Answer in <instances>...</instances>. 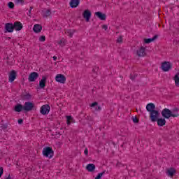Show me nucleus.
I'll return each instance as SVG.
<instances>
[{
  "label": "nucleus",
  "instance_id": "obj_27",
  "mask_svg": "<svg viewBox=\"0 0 179 179\" xmlns=\"http://www.w3.org/2000/svg\"><path fill=\"white\" fill-rule=\"evenodd\" d=\"M71 124H75V120H73L72 116H68V125Z\"/></svg>",
  "mask_w": 179,
  "mask_h": 179
},
{
  "label": "nucleus",
  "instance_id": "obj_15",
  "mask_svg": "<svg viewBox=\"0 0 179 179\" xmlns=\"http://www.w3.org/2000/svg\"><path fill=\"white\" fill-rule=\"evenodd\" d=\"M96 16L100 19V20H106V19H107V16L106 15V14L98 11L95 13Z\"/></svg>",
  "mask_w": 179,
  "mask_h": 179
},
{
  "label": "nucleus",
  "instance_id": "obj_4",
  "mask_svg": "<svg viewBox=\"0 0 179 179\" xmlns=\"http://www.w3.org/2000/svg\"><path fill=\"white\" fill-rule=\"evenodd\" d=\"M171 63L170 62H164L162 63L161 69L164 72H169L171 69Z\"/></svg>",
  "mask_w": 179,
  "mask_h": 179
},
{
  "label": "nucleus",
  "instance_id": "obj_34",
  "mask_svg": "<svg viewBox=\"0 0 179 179\" xmlns=\"http://www.w3.org/2000/svg\"><path fill=\"white\" fill-rule=\"evenodd\" d=\"M117 43H122V37L119 36L117 39Z\"/></svg>",
  "mask_w": 179,
  "mask_h": 179
},
{
  "label": "nucleus",
  "instance_id": "obj_7",
  "mask_svg": "<svg viewBox=\"0 0 179 179\" xmlns=\"http://www.w3.org/2000/svg\"><path fill=\"white\" fill-rule=\"evenodd\" d=\"M138 57H146V48L141 46L136 50Z\"/></svg>",
  "mask_w": 179,
  "mask_h": 179
},
{
  "label": "nucleus",
  "instance_id": "obj_26",
  "mask_svg": "<svg viewBox=\"0 0 179 179\" xmlns=\"http://www.w3.org/2000/svg\"><path fill=\"white\" fill-rule=\"evenodd\" d=\"M22 100H31V94H25L22 96Z\"/></svg>",
  "mask_w": 179,
  "mask_h": 179
},
{
  "label": "nucleus",
  "instance_id": "obj_35",
  "mask_svg": "<svg viewBox=\"0 0 179 179\" xmlns=\"http://www.w3.org/2000/svg\"><path fill=\"white\" fill-rule=\"evenodd\" d=\"M1 129H7L8 125L7 124H2L1 127Z\"/></svg>",
  "mask_w": 179,
  "mask_h": 179
},
{
  "label": "nucleus",
  "instance_id": "obj_19",
  "mask_svg": "<svg viewBox=\"0 0 179 179\" xmlns=\"http://www.w3.org/2000/svg\"><path fill=\"white\" fill-rule=\"evenodd\" d=\"M86 169L87 171L92 173L96 170V166L94 164H89L87 165Z\"/></svg>",
  "mask_w": 179,
  "mask_h": 179
},
{
  "label": "nucleus",
  "instance_id": "obj_3",
  "mask_svg": "<svg viewBox=\"0 0 179 179\" xmlns=\"http://www.w3.org/2000/svg\"><path fill=\"white\" fill-rule=\"evenodd\" d=\"M159 116L160 113H159V110H155L150 113V119L152 122H156Z\"/></svg>",
  "mask_w": 179,
  "mask_h": 179
},
{
  "label": "nucleus",
  "instance_id": "obj_8",
  "mask_svg": "<svg viewBox=\"0 0 179 179\" xmlns=\"http://www.w3.org/2000/svg\"><path fill=\"white\" fill-rule=\"evenodd\" d=\"M56 82L59 83H65L66 82V77L62 74H57L55 77Z\"/></svg>",
  "mask_w": 179,
  "mask_h": 179
},
{
  "label": "nucleus",
  "instance_id": "obj_42",
  "mask_svg": "<svg viewBox=\"0 0 179 179\" xmlns=\"http://www.w3.org/2000/svg\"><path fill=\"white\" fill-rule=\"evenodd\" d=\"M133 122L137 123L138 122V120L136 117L133 118Z\"/></svg>",
  "mask_w": 179,
  "mask_h": 179
},
{
  "label": "nucleus",
  "instance_id": "obj_36",
  "mask_svg": "<svg viewBox=\"0 0 179 179\" xmlns=\"http://www.w3.org/2000/svg\"><path fill=\"white\" fill-rule=\"evenodd\" d=\"M2 174H3V168L0 167V178L2 177Z\"/></svg>",
  "mask_w": 179,
  "mask_h": 179
},
{
  "label": "nucleus",
  "instance_id": "obj_5",
  "mask_svg": "<svg viewBox=\"0 0 179 179\" xmlns=\"http://www.w3.org/2000/svg\"><path fill=\"white\" fill-rule=\"evenodd\" d=\"M50 110H51L50 105L45 104L41 107L40 113L43 115H47V114H48V113H50Z\"/></svg>",
  "mask_w": 179,
  "mask_h": 179
},
{
  "label": "nucleus",
  "instance_id": "obj_2",
  "mask_svg": "<svg viewBox=\"0 0 179 179\" xmlns=\"http://www.w3.org/2000/svg\"><path fill=\"white\" fill-rule=\"evenodd\" d=\"M43 155L45 157H48V159H52L54 157V150L51 147H45L43 150Z\"/></svg>",
  "mask_w": 179,
  "mask_h": 179
},
{
  "label": "nucleus",
  "instance_id": "obj_18",
  "mask_svg": "<svg viewBox=\"0 0 179 179\" xmlns=\"http://www.w3.org/2000/svg\"><path fill=\"white\" fill-rule=\"evenodd\" d=\"M47 82V77L43 76L41 80L39 82V87L41 89L45 87V83Z\"/></svg>",
  "mask_w": 179,
  "mask_h": 179
},
{
  "label": "nucleus",
  "instance_id": "obj_28",
  "mask_svg": "<svg viewBox=\"0 0 179 179\" xmlns=\"http://www.w3.org/2000/svg\"><path fill=\"white\" fill-rule=\"evenodd\" d=\"M104 174H106V171H103L102 173H99L96 177L95 178V179H101V177H103V176H104Z\"/></svg>",
  "mask_w": 179,
  "mask_h": 179
},
{
  "label": "nucleus",
  "instance_id": "obj_29",
  "mask_svg": "<svg viewBox=\"0 0 179 179\" xmlns=\"http://www.w3.org/2000/svg\"><path fill=\"white\" fill-rule=\"evenodd\" d=\"M73 34H75V30H73V29L69 30V37H71V38L73 37Z\"/></svg>",
  "mask_w": 179,
  "mask_h": 179
},
{
  "label": "nucleus",
  "instance_id": "obj_38",
  "mask_svg": "<svg viewBox=\"0 0 179 179\" xmlns=\"http://www.w3.org/2000/svg\"><path fill=\"white\" fill-rule=\"evenodd\" d=\"M31 9H33V6L30 7V9L29 10V13H27L28 16H31Z\"/></svg>",
  "mask_w": 179,
  "mask_h": 179
},
{
  "label": "nucleus",
  "instance_id": "obj_10",
  "mask_svg": "<svg viewBox=\"0 0 179 179\" xmlns=\"http://www.w3.org/2000/svg\"><path fill=\"white\" fill-rule=\"evenodd\" d=\"M38 78V73L32 72L29 74L28 80L29 82H36V80Z\"/></svg>",
  "mask_w": 179,
  "mask_h": 179
},
{
  "label": "nucleus",
  "instance_id": "obj_17",
  "mask_svg": "<svg viewBox=\"0 0 179 179\" xmlns=\"http://www.w3.org/2000/svg\"><path fill=\"white\" fill-rule=\"evenodd\" d=\"M33 30L34 33H41V30H43V27L39 24H36L34 26Z\"/></svg>",
  "mask_w": 179,
  "mask_h": 179
},
{
  "label": "nucleus",
  "instance_id": "obj_12",
  "mask_svg": "<svg viewBox=\"0 0 179 179\" xmlns=\"http://www.w3.org/2000/svg\"><path fill=\"white\" fill-rule=\"evenodd\" d=\"M13 25L14 27V30H16V31H20V30L23 29V24L19 21L15 22Z\"/></svg>",
  "mask_w": 179,
  "mask_h": 179
},
{
  "label": "nucleus",
  "instance_id": "obj_6",
  "mask_svg": "<svg viewBox=\"0 0 179 179\" xmlns=\"http://www.w3.org/2000/svg\"><path fill=\"white\" fill-rule=\"evenodd\" d=\"M23 110L24 111H31V110H33V108H34V103H33V102H25V103L23 106Z\"/></svg>",
  "mask_w": 179,
  "mask_h": 179
},
{
  "label": "nucleus",
  "instance_id": "obj_41",
  "mask_svg": "<svg viewBox=\"0 0 179 179\" xmlns=\"http://www.w3.org/2000/svg\"><path fill=\"white\" fill-rule=\"evenodd\" d=\"M96 111H101V107L98 106L96 108H95Z\"/></svg>",
  "mask_w": 179,
  "mask_h": 179
},
{
  "label": "nucleus",
  "instance_id": "obj_31",
  "mask_svg": "<svg viewBox=\"0 0 179 179\" xmlns=\"http://www.w3.org/2000/svg\"><path fill=\"white\" fill-rule=\"evenodd\" d=\"M58 44H59V45H65V40L64 39H62L60 41L58 42Z\"/></svg>",
  "mask_w": 179,
  "mask_h": 179
},
{
  "label": "nucleus",
  "instance_id": "obj_20",
  "mask_svg": "<svg viewBox=\"0 0 179 179\" xmlns=\"http://www.w3.org/2000/svg\"><path fill=\"white\" fill-rule=\"evenodd\" d=\"M157 125L159 127H164L166 125V119L164 118H158L157 120Z\"/></svg>",
  "mask_w": 179,
  "mask_h": 179
},
{
  "label": "nucleus",
  "instance_id": "obj_43",
  "mask_svg": "<svg viewBox=\"0 0 179 179\" xmlns=\"http://www.w3.org/2000/svg\"><path fill=\"white\" fill-rule=\"evenodd\" d=\"M18 124H23V120L22 119L18 120Z\"/></svg>",
  "mask_w": 179,
  "mask_h": 179
},
{
  "label": "nucleus",
  "instance_id": "obj_21",
  "mask_svg": "<svg viewBox=\"0 0 179 179\" xmlns=\"http://www.w3.org/2000/svg\"><path fill=\"white\" fill-rule=\"evenodd\" d=\"M166 174L167 176H169V177H173L174 174H176V169H174L173 168L168 169L166 171Z\"/></svg>",
  "mask_w": 179,
  "mask_h": 179
},
{
  "label": "nucleus",
  "instance_id": "obj_30",
  "mask_svg": "<svg viewBox=\"0 0 179 179\" xmlns=\"http://www.w3.org/2000/svg\"><path fill=\"white\" fill-rule=\"evenodd\" d=\"M8 8L10 9H13V8H15V4L13 3V2L10 1L8 3Z\"/></svg>",
  "mask_w": 179,
  "mask_h": 179
},
{
  "label": "nucleus",
  "instance_id": "obj_13",
  "mask_svg": "<svg viewBox=\"0 0 179 179\" xmlns=\"http://www.w3.org/2000/svg\"><path fill=\"white\" fill-rule=\"evenodd\" d=\"M145 108L148 113H152V111H155L156 106L153 103H149L147 104Z\"/></svg>",
  "mask_w": 179,
  "mask_h": 179
},
{
  "label": "nucleus",
  "instance_id": "obj_40",
  "mask_svg": "<svg viewBox=\"0 0 179 179\" xmlns=\"http://www.w3.org/2000/svg\"><path fill=\"white\" fill-rule=\"evenodd\" d=\"M102 29H103V30H107V29H108V27L107 25H103Z\"/></svg>",
  "mask_w": 179,
  "mask_h": 179
},
{
  "label": "nucleus",
  "instance_id": "obj_33",
  "mask_svg": "<svg viewBox=\"0 0 179 179\" xmlns=\"http://www.w3.org/2000/svg\"><path fill=\"white\" fill-rule=\"evenodd\" d=\"M39 41H41V42L45 41V36H41L39 38Z\"/></svg>",
  "mask_w": 179,
  "mask_h": 179
},
{
  "label": "nucleus",
  "instance_id": "obj_25",
  "mask_svg": "<svg viewBox=\"0 0 179 179\" xmlns=\"http://www.w3.org/2000/svg\"><path fill=\"white\" fill-rule=\"evenodd\" d=\"M43 17H48V16H51V10L48 9L43 11Z\"/></svg>",
  "mask_w": 179,
  "mask_h": 179
},
{
  "label": "nucleus",
  "instance_id": "obj_14",
  "mask_svg": "<svg viewBox=\"0 0 179 179\" xmlns=\"http://www.w3.org/2000/svg\"><path fill=\"white\" fill-rule=\"evenodd\" d=\"M16 79V71L15 70L11 71L8 76V80L12 83Z\"/></svg>",
  "mask_w": 179,
  "mask_h": 179
},
{
  "label": "nucleus",
  "instance_id": "obj_11",
  "mask_svg": "<svg viewBox=\"0 0 179 179\" xmlns=\"http://www.w3.org/2000/svg\"><path fill=\"white\" fill-rule=\"evenodd\" d=\"M83 16L86 22H90V17H92V13L89 10H85L83 13Z\"/></svg>",
  "mask_w": 179,
  "mask_h": 179
},
{
  "label": "nucleus",
  "instance_id": "obj_37",
  "mask_svg": "<svg viewBox=\"0 0 179 179\" xmlns=\"http://www.w3.org/2000/svg\"><path fill=\"white\" fill-rule=\"evenodd\" d=\"M84 154L85 156H87V155H89V150H87V148H85Z\"/></svg>",
  "mask_w": 179,
  "mask_h": 179
},
{
  "label": "nucleus",
  "instance_id": "obj_23",
  "mask_svg": "<svg viewBox=\"0 0 179 179\" xmlns=\"http://www.w3.org/2000/svg\"><path fill=\"white\" fill-rule=\"evenodd\" d=\"M156 38H157V35L154 36L153 38H152L144 39V43L145 44H150V43L155 41V40H156Z\"/></svg>",
  "mask_w": 179,
  "mask_h": 179
},
{
  "label": "nucleus",
  "instance_id": "obj_39",
  "mask_svg": "<svg viewBox=\"0 0 179 179\" xmlns=\"http://www.w3.org/2000/svg\"><path fill=\"white\" fill-rule=\"evenodd\" d=\"M97 102H94L90 105V107H96V106H97Z\"/></svg>",
  "mask_w": 179,
  "mask_h": 179
},
{
  "label": "nucleus",
  "instance_id": "obj_1",
  "mask_svg": "<svg viewBox=\"0 0 179 179\" xmlns=\"http://www.w3.org/2000/svg\"><path fill=\"white\" fill-rule=\"evenodd\" d=\"M162 115L164 117V118H166V120H169V118H176L177 117H179L178 114V108H175L173 111H171L169 108H164L162 111Z\"/></svg>",
  "mask_w": 179,
  "mask_h": 179
},
{
  "label": "nucleus",
  "instance_id": "obj_32",
  "mask_svg": "<svg viewBox=\"0 0 179 179\" xmlns=\"http://www.w3.org/2000/svg\"><path fill=\"white\" fill-rule=\"evenodd\" d=\"M15 3H17V5L19 3H24V0H15Z\"/></svg>",
  "mask_w": 179,
  "mask_h": 179
},
{
  "label": "nucleus",
  "instance_id": "obj_24",
  "mask_svg": "<svg viewBox=\"0 0 179 179\" xmlns=\"http://www.w3.org/2000/svg\"><path fill=\"white\" fill-rule=\"evenodd\" d=\"M173 80L175 82L176 86L178 87L179 86V73H176L173 77Z\"/></svg>",
  "mask_w": 179,
  "mask_h": 179
},
{
  "label": "nucleus",
  "instance_id": "obj_16",
  "mask_svg": "<svg viewBox=\"0 0 179 179\" xmlns=\"http://www.w3.org/2000/svg\"><path fill=\"white\" fill-rule=\"evenodd\" d=\"M80 3V0H71L70 1V6L72 8H78V6H79Z\"/></svg>",
  "mask_w": 179,
  "mask_h": 179
},
{
  "label": "nucleus",
  "instance_id": "obj_45",
  "mask_svg": "<svg viewBox=\"0 0 179 179\" xmlns=\"http://www.w3.org/2000/svg\"><path fill=\"white\" fill-rule=\"evenodd\" d=\"M66 124H68V115H66Z\"/></svg>",
  "mask_w": 179,
  "mask_h": 179
},
{
  "label": "nucleus",
  "instance_id": "obj_22",
  "mask_svg": "<svg viewBox=\"0 0 179 179\" xmlns=\"http://www.w3.org/2000/svg\"><path fill=\"white\" fill-rule=\"evenodd\" d=\"M23 105L18 103L15 106L14 110L16 113H20L23 110Z\"/></svg>",
  "mask_w": 179,
  "mask_h": 179
},
{
  "label": "nucleus",
  "instance_id": "obj_44",
  "mask_svg": "<svg viewBox=\"0 0 179 179\" xmlns=\"http://www.w3.org/2000/svg\"><path fill=\"white\" fill-rule=\"evenodd\" d=\"M53 59H54V61H57V57H56V56H54V57H53Z\"/></svg>",
  "mask_w": 179,
  "mask_h": 179
},
{
  "label": "nucleus",
  "instance_id": "obj_9",
  "mask_svg": "<svg viewBox=\"0 0 179 179\" xmlns=\"http://www.w3.org/2000/svg\"><path fill=\"white\" fill-rule=\"evenodd\" d=\"M5 33H13L15 28L13 23H6L5 24Z\"/></svg>",
  "mask_w": 179,
  "mask_h": 179
}]
</instances>
